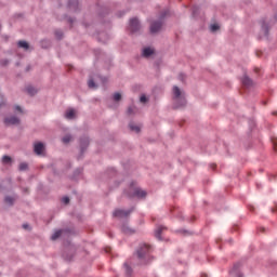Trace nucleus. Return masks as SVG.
<instances>
[{"instance_id": "31", "label": "nucleus", "mask_w": 277, "mask_h": 277, "mask_svg": "<svg viewBox=\"0 0 277 277\" xmlns=\"http://www.w3.org/2000/svg\"><path fill=\"white\" fill-rule=\"evenodd\" d=\"M56 36H58V38H62V32H56Z\"/></svg>"}, {"instance_id": "5", "label": "nucleus", "mask_w": 277, "mask_h": 277, "mask_svg": "<svg viewBox=\"0 0 277 277\" xmlns=\"http://www.w3.org/2000/svg\"><path fill=\"white\" fill-rule=\"evenodd\" d=\"M4 124L6 127H12V126H16V124H21V119H18L17 117H6L4 118Z\"/></svg>"}, {"instance_id": "2", "label": "nucleus", "mask_w": 277, "mask_h": 277, "mask_svg": "<svg viewBox=\"0 0 277 277\" xmlns=\"http://www.w3.org/2000/svg\"><path fill=\"white\" fill-rule=\"evenodd\" d=\"M126 194L129 198H146L147 196L146 190L135 186V184H131Z\"/></svg>"}, {"instance_id": "32", "label": "nucleus", "mask_w": 277, "mask_h": 277, "mask_svg": "<svg viewBox=\"0 0 277 277\" xmlns=\"http://www.w3.org/2000/svg\"><path fill=\"white\" fill-rule=\"evenodd\" d=\"M264 32H265V36H267V30H264Z\"/></svg>"}, {"instance_id": "8", "label": "nucleus", "mask_w": 277, "mask_h": 277, "mask_svg": "<svg viewBox=\"0 0 277 277\" xmlns=\"http://www.w3.org/2000/svg\"><path fill=\"white\" fill-rule=\"evenodd\" d=\"M130 31H132V34L140 31V21L137 18L130 19Z\"/></svg>"}, {"instance_id": "10", "label": "nucleus", "mask_w": 277, "mask_h": 277, "mask_svg": "<svg viewBox=\"0 0 277 277\" xmlns=\"http://www.w3.org/2000/svg\"><path fill=\"white\" fill-rule=\"evenodd\" d=\"M4 202L5 205H8L9 207H12V205H14V202H16V197H12V196H6L4 198Z\"/></svg>"}, {"instance_id": "29", "label": "nucleus", "mask_w": 277, "mask_h": 277, "mask_svg": "<svg viewBox=\"0 0 277 277\" xmlns=\"http://www.w3.org/2000/svg\"><path fill=\"white\" fill-rule=\"evenodd\" d=\"M15 111H18L19 114H23V108H21V106H15Z\"/></svg>"}, {"instance_id": "33", "label": "nucleus", "mask_w": 277, "mask_h": 277, "mask_svg": "<svg viewBox=\"0 0 277 277\" xmlns=\"http://www.w3.org/2000/svg\"><path fill=\"white\" fill-rule=\"evenodd\" d=\"M238 277H243V275L239 274Z\"/></svg>"}, {"instance_id": "17", "label": "nucleus", "mask_w": 277, "mask_h": 277, "mask_svg": "<svg viewBox=\"0 0 277 277\" xmlns=\"http://www.w3.org/2000/svg\"><path fill=\"white\" fill-rule=\"evenodd\" d=\"M129 128L134 131V133H140V131L142 130V128L140 126H136L135 123H130Z\"/></svg>"}, {"instance_id": "14", "label": "nucleus", "mask_w": 277, "mask_h": 277, "mask_svg": "<svg viewBox=\"0 0 277 277\" xmlns=\"http://www.w3.org/2000/svg\"><path fill=\"white\" fill-rule=\"evenodd\" d=\"M121 230L122 233H124L126 235H133V233H135V230H133L132 228H130L129 226L127 225H123L121 227Z\"/></svg>"}, {"instance_id": "30", "label": "nucleus", "mask_w": 277, "mask_h": 277, "mask_svg": "<svg viewBox=\"0 0 277 277\" xmlns=\"http://www.w3.org/2000/svg\"><path fill=\"white\" fill-rule=\"evenodd\" d=\"M124 267H126L127 274H131V268L129 267V264H124Z\"/></svg>"}, {"instance_id": "21", "label": "nucleus", "mask_w": 277, "mask_h": 277, "mask_svg": "<svg viewBox=\"0 0 277 277\" xmlns=\"http://www.w3.org/2000/svg\"><path fill=\"white\" fill-rule=\"evenodd\" d=\"M72 141V136L71 135H65L63 137V143L64 144H69Z\"/></svg>"}, {"instance_id": "3", "label": "nucleus", "mask_w": 277, "mask_h": 277, "mask_svg": "<svg viewBox=\"0 0 277 277\" xmlns=\"http://www.w3.org/2000/svg\"><path fill=\"white\" fill-rule=\"evenodd\" d=\"M136 254L143 263H146V260L150 256V246L148 245H141L138 250L136 251Z\"/></svg>"}, {"instance_id": "24", "label": "nucleus", "mask_w": 277, "mask_h": 277, "mask_svg": "<svg viewBox=\"0 0 277 277\" xmlns=\"http://www.w3.org/2000/svg\"><path fill=\"white\" fill-rule=\"evenodd\" d=\"M2 161H3L4 163H10V161H12V158H11L10 156H3V157H2Z\"/></svg>"}, {"instance_id": "19", "label": "nucleus", "mask_w": 277, "mask_h": 277, "mask_svg": "<svg viewBox=\"0 0 277 277\" xmlns=\"http://www.w3.org/2000/svg\"><path fill=\"white\" fill-rule=\"evenodd\" d=\"M27 92L28 94H30V96H34L35 94H37L38 90H36V88L34 87H28Z\"/></svg>"}, {"instance_id": "15", "label": "nucleus", "mask_w": 277, "mask_h": 277, "mask_svg": "<svg viewBox=\"0 0 277 277\" xmlns=\"http://www.w3.org/2000/svg\"><path fill=\"white\" fill-rule=\"evenodd\" d=\"M62 233H64V230H62V229L56 230V232L51 236L52 241H56V239H60V237H62Z\"/></svg>"}, {"instance_id": "9", "label": "nucleus", "mask_w": 277, "mask_h": 277, "mask_svg": "<svg viewBox=\"0 0 277 277\" xmlns=\"http://www.w3.org/2000/svg\"><path fill=\"white\" fill-rule=\"evenodd\" d=\"M76 116H77L76 109H67L65 113V118H67V120H72L74 118H76Z\"/></svg>"}, {"instance_id": "34", "label": "nucleus", "mask_w": 277, "mask_h": 277, "mask_svg": "<svg viewBox=\"0 0 277 277\" xmlns=\"http://www.w3.org/2000/svg\"><path fill=\"white\" fill-rule=\"evenodd\" d=\"M24 228H27V225H23Z\"/></svg>"}, {"instance_id": "26", "label": "nucleus", "mask_w": 277, "mask_h": 277, "mask_svg": "<svg viewBox=\"0 0 277 277\" xmlns=\"http://www.w3.org/2000/svg\"><path fill=\"white\" fill-rule=\"evenodd\" d=\"M120 98H122V95L120 93L114 94V101H120Z\"/></svg>"}, {"instance_id": "35", "label": "nucleus", "mask_w": 277, "mask_h": 277, "mask_svg": "<svg viewBox=\"0 0 277 277\" xmlns=\"http://www.w3.org/2000/svg\"><path fill=\"white\" fill-rule=\"evenodd\" d=\"M275 150H277L276 146H275Z\"/></svg>"}, {"instance_id": "20", "label": "nucleus", "mask_w": 277, "mask_h": 277, "mask_svg": "<svg viewBox=\"0 0 277 277\" xmlns=\"http://www.w3.org/2000/svg\"><path fill=\"white\" fill-rule=\"evenodd\" d=\"M128 114L129 116H133V114H137V108H135V106H130L128 108Z\"/></svg>"}, {"instance_id": "4", "label": "nucleus", "mask_w": 277, "mask_h": 277, "mask_svg": "<svg viewBox=\"0 0 277 277\" xmlns=\"http://www.w3.org/2000/svg\"><path fill=\"white\" fill-rule=\"evenodd\" d=\"M161 27H163V22L161 21L153 22L150 24V34H158V31H161Z\"/></svg>"}, {"instance_id": "22", "label": "nucleus", "mask_w": 277, "mask_h": 277, "mask_svg": "<svg viewBox=\"0 0 277 277\" xmlns=\"http://www.w3.org/2000/svg\"><path fill=\"white\" fill-rule=\"evenodd\" d=\"M210 29H211V31H217V29H220V25H217V24H212V25L210 26Z\"/></svg>"}, {"instance_id": "28", "label": "nucleus", "mask_w": 277, "mask_h": 277, "mask_svg": "<svg viewBox=\"0 0 277 277\" xmlns=\"http://www.w3.org/2000/svg\"><path fill=\"white\" fill-rule=\"evenodd\" d=\"M63 202H64V205H68V202H70V198L64 197Z\"/></svg>"}, {"instance_id": "12", "label": "nucleus", "mask_w": 277, "mask_h": 277, "mask_svg": "<svg viewBox=\"0 0 277 277\" xmlns=\"http://www.w3.org/2000/svg\"><path fill=\"white\" fill-rule=\"evenodd\" d=\"M242 84L245 88H250L252 85V79H250L248 76H245L242 78Z\"/></svg>"}, {"instance_id": "23", "label": "nucleus", "mask_w": 277, "mask_h": 277, "mask_svg": "<svg viewBox=\"0 0 277 277\" xmlns=\"http://www.w3.org/2000/svg\"><path fill=\"white\" fill-rule=\"evenodd\" d=\"M88 85H89V88H91V89L96 88V83H94V80H93V79H90V80H89Z\"/></svg>"}, {"instance_id": "7", "label": "nucleus", "mask_w": 277, "mask_h": 277, "mask_svg": "<svg viewBox=\"0 0 277 277\" xmlns=\"http://www.w3.org/2000/svg\"><path fill=\"white\" fill-rule=\"evenodd\" d=\"M131 211H133V210L117 209L114 211V217H129V215L131 214Z\"/></svg>"}, {"instance_id": "27", "label": "nucleus", "mask_w": 277, "mask_h": 277, "mask_svg": "<svg viewBox=\"0 0 277 277\" xmlns=\"http://www.w3.org/2000/svg\"><path fill=\"white\" fill-rule=\"evenodd\" d=\"M140 102L141 103H147L148 98L146 97V95H142L141 98H140Z\"/></svg>"}, {"instance_id": "1", "label": "nucleus", "mask_w": 277, "mask_h": 277, "mask_svg": "<svg viewBox=\"0 0 277 277\" xmlns=\"http://www.w3.org/2000/svg\"><path fill=\"white\" fill-rule=\"evenodd\" d=\"M172 101L174 109H181L187 105V100L185 97V91L181 90L179 87H173L172 89Z\"/></svg>"}, {"instance_id": "25", "label": "nucleus", "mask_w": 277, "mask_h": 277, "mask_svg": "<svg viewBox=\"0 0 277 277\" xmlns=\"http://www.w3.org/2000/svg\"><path fill=\"white\" fill-rule=\"evenodd\" d=\"M19 170H21V171L27 170V163H26V162H22V163L19 164Z\"/></svg>"}, {"instance_id": "13", "label": "nucleus", "mask_w": 277, "mask_h": 277, "mask_svg": "<svg viewBox=\"0 0 277 277\" xmlns=\"http://www.w3.org/2000/svg\"><path fill=\"white\" fill-rule=\"evenodd\" d=\"M88 144H90V138L88 137L81 138L80 140L81 150H83L84 148H88Z\"/></svg>"}, {"instance_id": "18", "label": "nucleus", "mask_w": 277, "mask_h": 277, "mask_svg": "<svg viewBox=\"0 0 277 277\" xmlns=\"http://www.w3.org/2000/svg\"><path fill=\"white\" fill-rule=\"evenodd\" d=\"M17 45L19 49H25V51L29 49V43H27V41H18Z\"/></svg>"}, {"instance_id": "11", "label": "nucleus", "mask_w": 277, "mask_h": 277, "mask_svg": "<svg viewBox=\"0 0 277 277\" xmlns=\"http://www.w3.org/2000/svg\"><path fill=\"white\" fill-rule=\"evenodd\" d=\"M153 53H155V50H153L151 48H145L143 50V57H150Z\"/></svg>"}, {"instance_id": "16", "label": "nucleus", "mask_w": 277, "mask_h": 277, "mask_svg": "<svg viewBox=\"0 0 277 277\" xmlns=\"http://www.w3.org/2000/svg\"><path fill=\"white\" fill-rule=\"evenodd\" d=\"M163 230H166V227L163 226H159L156 232H155V236L157 239H161V233H163Z\"/></svg>"}, {"instance_id": "6", "label": "nucleus", "mask_w": 277, "mask_h": 277, "mask_svg": "<svg viewBox=\"0 0 277 277\" xmlns=\"http://www.w3.org/2000/svg\"><path fill=\"white\" fill-rule=\"evenodd\" d=\"M45 149H47V147L44 146V143H42V142H36L34 144V150L37 155H44Z\"/></svg>"}]
</instances>
